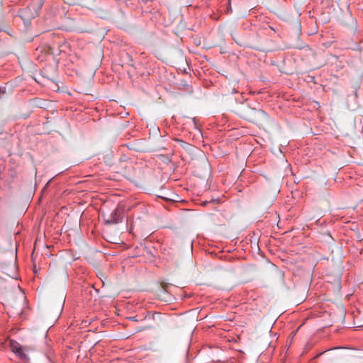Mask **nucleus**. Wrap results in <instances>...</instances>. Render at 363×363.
<instances>
[{
  "label": "nucleus",
  "instance_id": "1",
  "mask_svg": "<svg viewBox=\"0 0 363 363\" xmlns=\"http://www.w3.org/2000/svg\"><path fill=\"white\" fill-rule=\"evenodd\" d=\"M235 113L240 117L262 127L266 126L269 121L267 114L262 110L252 108L246 104L238 106L235 110Z\"/></svg>",
  "mask_w": 363,
  "mask_h": 363
},
{
  "label": "nucleus",
  "instance_id": "2",
  "mask_svg": "<svg viewBox=\"0 0 363 363\" xmlns=\"http://www.w3.org/2000/svg\"><path fill=\"white\" fill-rule=\"evenodd\" d=\"M9 347L11 350L16 355V357L25 363H29V357L28 352L29 348L28 347H23L20 343L14 340L9 341Z\"/></svg>",
  "mask_w": 363,
  "mask_h": 363
},
{
  "label": "nucleus",
  "instance_id": "3",
  "mask_svg": "<svg viewBox=\"0 0 363 363\" xmlns=\"http://www.w3.org/2000/svg\"><path fill=\"white\" fill-rule=\"evenodd\" d=\"M101 234L104 238L111 243H118L120 240L118 232L115 228H103Z\"/></svg>",
  "mask_w": 363,
  "mask_h": 363
},
{
  "label": "nucleus",
  "instance_id": "4",
  "mask_svg": "<svg viewBox=\"0 0 363 363\" xmlns=\"http://www.w3.org/2000/svg\"><path fill=\"white\" fill-rule=\"evenodd\" d=\"M120 216L118 214V211L115 209L111 215V218L106 220L107 224L118 223Z\"/></svg>",
  "mask_w": 363,
  "mask_h": 363
},
{
  "label": "nucleus",
  "instance_id": "5",
  "mask_svg": "<svg viewBox=\"0 0 363 363\" xmlns=\"http://www.w3.org/2000/svg\"><path fill=\"white\" fill-rule=\"evenodd\" d=\"M45 2V0H36L33 1L31 6L35 10H39L41 9L42 6L43 5Z\"/></svg>",
  "mask_w": 363,
  "mask_h": 363
},
{
  "label": "nucleus",
  "instance_id": "6",
  "mask_svg": "<svg viewBox=\"0 0 363 363\" xmlns=\"http://www.w3.org/2000/svg\"><path fill=\"white\" fill-rule=\"evenodd\" d=\"M233 39L239 45H245V42L244 40H241V39H238L235 36H233Z\"/></svg>",
  "mask_w": 363,
  "mask_h": 363
},
{
  "label": "nucleus",
  "instance_id": "7",
  "mask_svg": "<svg viewBox=\"0 0 363 363\" xmlns=\"http://www.w3.org/2000/svg\"><path fill=\"white\" fill-rule=\"evenodd\" d=\"M129 319L131 320L132 321H138V318L137 315L130 317Z\"/></svg>",
  "mask_w": 363,
  "mask_h": 363
},
{
  "label": "nucleus",
  "instance_id": "8",
  "mask_svg": "<svg viewBox=\"0 0 363 363\" xmlns=\"http://www.w3.org/2000/svg\"><path fill=\"white\" fill-rule=\"evenodd\" d=\"M132 230H133V228H130V230H129V233H130V234H132V233H133Z\"/></svg>",
  "mask_w": 363,
  "mask_h": 363
}]
</instances>
